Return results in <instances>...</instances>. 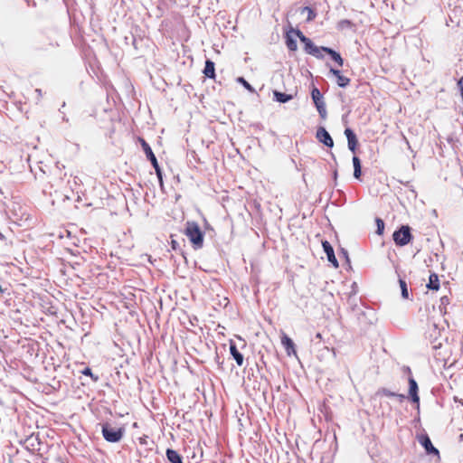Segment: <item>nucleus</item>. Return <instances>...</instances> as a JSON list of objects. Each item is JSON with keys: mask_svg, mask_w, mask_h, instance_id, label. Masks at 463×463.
<instances>
[{"mask_svg": "<svg viewBox=\"0 0 463 463\" xmlns=\"http://www.w3.org/2000/svg\"><path fill=\"white\" fill-rule=\"evenodd\" d=\"M184 234L189 239L194 249H200L203 247V233L195 222H186Z\"/></svg>", "mask_w": 463, "mask_h": 463, "instance_id": "f257e3e1", "label": "nucleus"}, {"mask_svg": "<svg viewBox=\"0 0 463 463\" xmlns=\"http://www.w3.org/2000/svg\"><path fill=\"white\" fill-rule=\"evenodd\" d=\"M125 432L123 427H117L109 422L102 424V435L104 439L109 442H118Z\"/></svg>", "mask_w": 463, "mask_h": 463, "instance_id": "f03ea898", "label": "nucleus"}, {"mask_svg": "<svg viewBox=\"0 0 463 463\" xmlns=\"http://www.w3.org/2000/svg\"><path fill=\"white\" fill-rule=\"evenodd\" d=\"M296 37H298L304 44V50L307 54H310L317 59L323 58L322 52H324V47H318L315 45L314 43L308 37L304 35L300 30L296 32Z\"/></svg>", "mask_w": 463, "mask_h": 463, "instance_id": "7ed1b4c3", "label": "nucleus"}, {"mask_svg": "<svg viewBox=\"0 0 463 463\" xmlns=\"http://www.w3.org/2000/svg\"><path fill=\"white\" fill-rule=\"evenodd\" d=\"M411 229L407 225H403L400 230L395 231L392 234V239L396 245L405 246L411 241Z\"/></svg>", "mask_w": 463, "mask_h": 463, "instance_id": "20e7f679", "label": "nucleus"}, {"mask_svg": "<svg viewBox=\"0 0 463 463\" xmlns=\"http://www.w3.org/2000/svg\"><path fill=\"white\" fill-rule=\"evenodd\" d=\"M298 29H294L292 27L289 28L285 33V42L288 49L291 52H296L298 50L297 41L294 39L293 34L296 36V32Z\"/></svg>", "mask_w": 463, "mask_h": 463, "instance_id": "39448f33", "label": "nucleus"}, {"mask_svg": "<svg viewBox=\"0 0 463 463\" xmlns=\"http://www.w3.org/2000/svg\"><path fill=\"white\" fill-rule=\"evenodd\" d=\"M317 138L323 143L325 146L328 147H332L334 146V141L329 135V133L326 130V128L320 127L317 131Z\"/></svg>", "mask_w": 463, "mask_h": 463, "instance_id": "423d86ee", "label": "nucleus"}, {"mask_svg": "<svg viewBox=\"0 0 463 463\" xmlns=\"http://www.w3.org/2000/svg\"><path fill=\"white\" fill-rule=\"evenodd\" d=\"M139 142L141 144V146H142L147 159L151 162L152 165L157 166V163H158L157 159H156L155 154L153 153L148 143L142 137H139Z\"/></svg>", "mask_w": 463, "mask_h": 463, "instance_id": "0eeeda50", "label": "nucleus"}, {"mask_svg": "<svg viewBox=\"0 0 463 463\" xmlns=\"http://www.w3.org/2000/svg\"><path fill=\"white\" fill-rule=\"evenodd\" d=\"M322 246H323L324 251L326 254L327 260L330 263H332L335 268H338V261L335 256L334 249L331 246V244L327 241H325L322 242Z\"/></svg>", "mask_w": 463, "mask_h": 463, "instance_id": "6e6552de", "label": "nucleus"}, {"mask_svg": "<svg viewBox=\"0 0 463 463\" xmlns=\"http://www.w3.org/2000/svg\"><path fill=\"white\" fill-rule=\"evenodd\" d=\"M345 135L347 138L348 148L353 153H355L358 146V140L355 134L351 128H345Z\"/></svg>", "mask_w": 463, "mask_h": 463, "instance_id": "1a4fd4ad", "label": "nucleus"}, {"mask_svg": "<svg viewBox=\"0 0 463 463\" xmlns=\"http://www.w3.org/2000/svg\"><path fill=\"white\" fill-rule=\"evenodd\" d=\"M419 441L428 454L439 455V450L432 445L431 440L428 435L420 436Z\"/></svg>", "mask_w": 463, "mask_h": 463, "instance_id": "9d476101", "label": "nucleus"}, {"mask_svg": "<svg viewBox=\"0 0 463 463\" xmlns=\"http://www.w3.org/2000/svg\"><path fill=\"white\" fill-rule=\"evenodd\" d=\"M329 72L336 78V83L341 88H345L350 84L351 80L344 76L339 70L331 68Z\"/></svg>", "mask_w": 463, "mask_h": 463, "instance_id": "9b49d317", "label": "nucleus"}, {"mask_svg": "<svg viewBox=\"0 0 463 463\" xmlns=\"http://www.w3.org/2000/svg\"><path fill=\"white\" fill-rule=\"evenodd\" d=\"M409 394L413 402L419 403L420 398L418 395V384L413 378L409 379Z\"/></svg>", "mask_w": 463, "mask_h": 463, "instance_id": "f8f14e48", "label": "nucleus"}, {"mask_svg": "<svg viewBox=\"0 0 463 463\" xmlns=\"http://www.w3.org/2000/svg\"><path fill=\"white\" fill-rule=\"evenodd\" d=\"M203 74L206 78H209V79H213L214 80L215 79V64L213 61H212L211 60H207L205 61V66H204V69H203Z\"/></svg>", "mask_w": 463, "mask_h": 463, "instance_id": "ddd939ff", "label": "nucleus"}, {"mask_svg": "<svg viewBox=\"0 0 463 463\" xmlns=\"http://www.w3.org/2000/svg\"><path fill=\"white\" fill-rule=\"evenodd\" d=\"M281 344L287 351V354L290 355L292 353L295 354V345L291 338H289L287 335H283L281 337Z\"/></svg>", "mask_w": 463, "mask_h": 463, "instance_id": "4468645a", "label": "nucleus"}, {"mask_svg": "<svg viewBox=\"0 0 463 463\" xmlns=\"http://www.w3.org/2000/svg\"><path fill=\"white\" fill-rule=\"evenodd\" d=\"M323 51L329 54L332 58V60L339 66V67H342L344 65V60L343 58L341 57V55L335 52V50L331 49V48H323Z\"/></svg>", "mask_w": 463, "mask_h": 463, "instance_id": "2eb2a0df", "label": "nucleus"}, {"mask_svg": "<svg viewBox=\"0 0 463 463\" xmlns=\"http://www.w3.org/2000/svg\"><path fill=\"white\" fill-rule=\"evenodd\" d=\"M311 97H312V99H313V102L317 108V109L318 108H320V105L321 106H324L326 105L324 100H323V97L319 91V90L317 88H313L312 91H311Z\"/></svg>", "mask_w": 463, "mask_h": 463, "instance_id": "dca6fc26", "label": "nucleus"}, {"mask_svg": "<svg viewBox=\"0 0 463 463\" xmlns=\"http://www.w3.org/2000/svg\"><path fill=\"white\" fill-rule=\"evenodd\" d=\"M230 353L239 366L243 364V355L238 351L234 343L230 345Z\"/></svg>", "mask_w": 463, "mask_h": 463, "instance_id": "f3484780", "label": "nucleus"}, {"mask_svg": "<svg viewBox=\"0 0 463 463\" xmlns=\"http://www.w3.org/2000/svg\"><path fill=\"white\" fill-rule=\"evenodd\" d=\"M427 288L432 290H438L439 288V280L437 274L433 273L430 275Z\"/></svg>", "mask_w": 463, "mask_h": 463, "instance_id": "a211bd4d", "label": "nucleus"}, {"mask_svg": "<svg viewBox=\"0 0 463 463\" xmlns=\"http://www.w3.org/2000/svg\"><path fill=\"white\" fill-rule=\"evenodd\" d=\"M166 457L171 463H182L181 456L174 449H168L166 450Z\"/></svg>", "mask_w": 463, "mask_h": 463, "instance_id": "6ab92c4d", "label": "nucleus"}, {"mask_svg": "<svg viewBox=\"0 0 463 463\" xmlns=\"http://www.w3.org/2000/svg\"><path fill=\"white\" fill-rule=\"evenodd\" d=\"M273 95L275 99L281 103L288 102L293 99L292 95L279 92L278 90H274Z\"/></svg>", "mask_w": 463, "mask_h": 463, "instance_id": "aec40b11", "label": "nucleus"}, {"mask_svg": "<svg viewBox=\"0 0 463 463\" xmlns=\"http://www.w3.org/2000/svg\"><path fill=\"white\" fill-rule=\"evenodd\" d=\"M353 165H354V176L355 178H360L361 176V162L357 156L353 157Z\"/></svg>", "mask_w": 463, "mask_h": 463, "instance_id": "412c9836", "label": "nucleus"}, {"mask_svg": "<svg viewBox=\"0 0 463 463\" xmlns=\"http://www.w3.org/2000/svg\"><path fill=\"white\" fill-rule=\"evenodd\" d=\"M381 393H383V395L388 396V397H396L399 400V402H403L406 398L404 394H396V393L392 392L386 389H383V391H381Z\"/></svg>", "mask_w": 463, "mask_h": 463, "instance_id": "4be33fe9", "label": "nucleus"}, {"mask_svg": "<svg viewBox=\"0 0 463 463\" xmlns=\"http://www.w3.org/2000/svg\"><path fill=\"white\" fill-rule=\"evenodd\" d=\"M399 284H400V288H401L402 298H409V291H408L407 283L405 282V280L400 279H399Z\"/></svg>", "mask_w": 463, "mask_h": 463, "instance_id": "5701e85b", "label": "nucleus"}, {"mask_svg": "<svg viewBox=\"0 0 463 463\" xmlns=\"http://www.w3.org/2000/svg\"><path fill=\"white\" fill-rule=\"evenodd\" d=\"M376 224H377V233L382 234L384 229V222L382 219L377 218L376 219Z\"/></svg>", "mask_w": 463, "mask_h": 463, "instance_id": "b1692460", "label": "nucleus"}, {"mask_svg": "<svg viewBox=\"0 0 463 463\" xmlns=\"http://www.w3.org/2000/svg\"><path fill=\"white\" fill-rule=\"evenodd\" d=\"M317 111H318V113H319V115H320V117L322 118H326V105H324V106L320 105V108L317 109Z\"/></svg>", "mask_w": 463, "mask_h": 463, "instance_id": "393cba45", "label": "nucleus"}, {"mask_svg": "<svg viewBox=\"0 0 463 463\" xmlns=\"http://www.w3.org/2000/svg\"><path fill=\"white\" fill-rule=\"evenodd\" d=\"M306 9L308 11L307 20L312 21L313 19H315V17H316L315 12L309 7H306Z\"/></svg>", "mask_w": 463, "mask_h": 463, "instance_id": "a878e982", "label": "nucleus"}, {"mask_svg": "<svg viewBox=\"0 0 463 463\" xmlns=\"http://www.w3.org/2000/svg\"><path fill=\"white\" fill-rule=\"evenodd\" d=\"M82 373H83L84 375H89V376H90V377L94 378V380H95V381H97V380H98V377H97V376H96V377H94V376H93V374H92V373H91V370H90V368H85V369L82 371Z\"/></svg>", "mask_w": 463, "mask_h": 463, "instance_id": "bb28decb", "label": "nucleus"}, {"mask_svg": "<svg viewBox=\"0 0 463 463\" xmlns=\"http://www.w3.org/2000/svg\"><path fill=\"white\" fill-rule=\"evenodd\" d=\"M239 81L241 82L246 89L251 90V86L243 78H239Z\"/></svg>", "mask_w": 463, "mask_h": 463, "instance_id": "cd10ccee", "label": "nucleus"}, {"mask_svg": "<svg viewBox=\"0 0 463 463\" xmlns=\"http://www.w3.org/2000/svg\"><path fill=\"white\" fill-rule=\"evenodd\" d=\"M156 170V175L158 176L159 179L162 178V172H161V168L159 166V165L157 164V166H153Z\"/></svg>", "mask_w": 463, "mask_h": 463, "instance_id": "c85d7f7f", "label": "nucleus"}, {"mask_svg": "<svg viewBox=\"0 0 463 463\" xmlns=\"http://www.w3.org/2000/svg\"><path fill=\"white\" fill-rule=\"evenodd\" d=\"M449 298H448V297H442V298H440V303H441V305H444V306H445V305H448V304H449Z\"/></svg>", "mask_w": 463, "mask_h": 463, "instance_id": "c756f323", "label": "nucleus"}, {"mask_svg": "<svg viewBox=\"0 0 463 463\" xmlns=\"http://www.w3.org/2000/svg\"><path fill=\"white\" fill-rule=\"evenodd\" d=\"M316 339H318V340H321L322 339V335L320 333H317L315 336Z\"/></svg>", "mask_w": 463, "mask_h": 463, "instance_id": "7c9ffc66", "label": "nucleus"}]
</instances>
